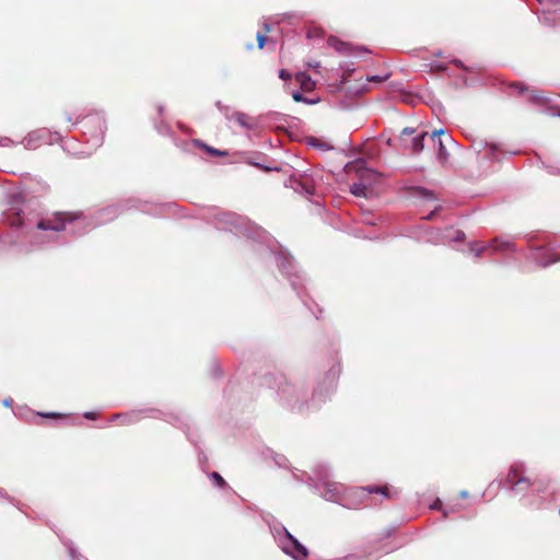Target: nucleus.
<instances>
[{"label": "nucleus", "instance_id": "1", "mask_svg": "<svg viewBox=\"0 0 560 560\" xmlns=\"http://www.w3.org/2000/svg\"><path fill=\"white\" fill-rule=\"evenodd\" d=\"M353 73H354V69H348L342 73L339 85H338V90H340V91L345 90L351 95H359V94L368 91V83H370V82L382 83L388 79V75H372V77H366L364 82H360L362 80V78H361L355 83L349 84L350 78L352 77Z\"/></svg>", "mask_w": 560, "mask_h": 560}, {"label": "nucleus", "instance_id": "2", "mask_svg": "<svg viewBox=\"0 0 560 560\" xmlns=\"http://www.w3.org/2000/svg\"><path fill=\"white\" fill-rule=\"evenodd\" d=\"M505 483L514 491H525L535 485L528 477L524 476L522 466L514 464L510 467Z\"/></svg>", "mask_w": 560, "mask_h": 560}, {"label": "nucleus", "instance_id": "3", "mask_svg": "<svg viewBox=\"0 0 560 560\" xmlns=\"http://www.w3.org/2000/svg\"><path fill=\"white\" fill-rule=\"evenodd\" d=\"M345 170L348 174L354 173L358 175L359 180L366 183L370 188L378 177V174L366 167V162L363 159H357L347 163Z\"/></svg>", "mask_w": 560, "mask_h": 560}, {"label": "nucleus", "instance_id": "4", "mask_svg": "<svg viewBox=\"0 0 560 560\" xmlns=\"http://www.w3.org/2000/svg\"><path fill=\"white\" fill-rule=\"evenodd\" d=\"M77 219V215L69 212H56L51 218L43 219L37 223L39 230H51L60 232L66 229V224Z\"/></svg>", "mask_w": 560, "mask_h": 560}, {"label": "nucleus", "instance_id": "5", "mask_svg": "<svg viewBox=\"0 0 560 560\" xmlns=\"http://www.w3.org/2000/svg\"><path fill=\"white\" fill-rule=\"evenodd\" d=\"M429 141L432 147H436V159L441 165H445L448 160V152L446 149L447 143H452L453 139L444 132V130H434L429 136Z\"/></svg>", "mask_w": 560, "mask_h": 560}, {"label": "nucleus", "instance_id": "6", "mask_svg": "<svg viewBox=\"0 0 560 560\" xmlns=\"http://www.w3.org/2000/svg\"><path fill=\"white\" fill-rule=\"evenodd\" d=\"M513 244L510 243V242H503V241H500L499 238H494L492 241V243L489 245V246H476V247H472L471 250H474L476 253V256H481V254L483 252H487V250H506V249H510L512 248Z\"/></svg>", "mask_w": 560, "mask_h": 560}, {"label": "nucleus", "instance_id": "7", "mask_svg": "<svg viewBox=\"0 0 560 560\" xmlns=\"http://www.w3.org/2000/svg\"><path fill=\"white\" fill-rule=\"evenodd\" d=\"M295 80L304 92H312L315 89V81L306 72L296 73Z\"/></svg>", "mask_w": 560, "mask_h": 560}, {"label": "nucleus", "instance_id": "8", "mask_svg": "<svg viewBox=\"0 0 560 560\" xmlns=\"http://www.w3.org/2000/svg\"><path fill=\"white\" fill-rule=\"evenodd\" d=\"M525 98L528 103L539 106L545 105L548 102L542 92L533 89H529L527 91V93L525 94Z\"/></svg>", "mask_w": 560, "mask_h": 560}, {"label": "nucleus", "instance_id": "9", "mask_svg": "<svg viewBox=\"0 0 560 560\" xmlns=\"http://www.w3.org/2000/svg\"><path fill=\"white\" fill-rule=\"evenodd\" d=\"M429 136L428 132H422L411 139L409 148L413 154H418L423 150L424 140L425 138L429 139Z\"/></svg>", "mask_w": 560, "mask_h": 560}, {"label": "nucleus", "instance_id": "10", "mask_svg": "<svg viewBox=\"0 0 560 560\" xmlns=\"http://www.w3.org/2000/svg\"><path fill=\"white\" fill-rule=\"evenodd\" d=\"M365 490L369 492V493H380L382 494L383 497L387 498V499H393L397 492H390L389 488L387 486H368L365 488Z\"/></svg>", "mask_w": 560, "mask_h": 560}, {"label": "nucleus", "instance_id": "11", "mask_svg": "<svg viewBox=\"0 0 560 560\" xmlns=\"http://www.w3.org/2000/svg\"><path fill=\"white\" fill-rule=\"evenodd\" d=\"M328 45L332 48H335L337 51L339 52H349L350 51V47L347 43H343L341 40H339L337 37L335 36H330L327 40Z\"/></svg>", "mask_w": 560, "mask_h": 560}, {"label": "nucleus", "instance_id": "12", "mask_svg": "<svg viewBox=\"0 0 560 560\" xmlns=\"http://www.w3.org/2000/svg\"><path fill=\"white\" fill-rule=\"evenodd\" d=\"M370 188L366 183L360 182L351 185L350 191L357 197H366V192Z\"/></svg>", "mask_w": 560, "mask_h": 560}, {"label": "nucleus", "instance_id": "13", "mask_svg": "<svg viewBox=\"0 0 560 560\" xmlns=\"http://www.w3.org/2000/svg\"><path fill=\"white\" fill-rule=\"evenodd\" d=\"M270 32V26L269 24L265 23L264 24V31L262 32H258L256 34V39H257V46L259 49H262L265 44H266V40H267V34Z\"/></svg>", "mask_w": 560, "mask_h": 560}, {"label": "nucleus", "instance_id": "14", "mask_svg": "<svg viewBox=\"0 0 560 560\" xmlns=\"http://www.w3.org/2000/svg\"><path fill=\"white\" fill-rule=\"evenodd\" d=\"M289 537H290V539H291V541H292V544H293V546H294V548H295V550H296L298 555H299L301 558H306V557H307V555H308V552H307L306 548H305L303 545H301V544L299 542V540H298V539H295L292 535H289Z\"/></svg>", "mask_w": 560, "mask_h": 560}, {"label": "nucleus", "instance_id": "15", "mask_svg": "<svg viewBox=\"0 0 560 560\" xmlns=\"http://www.w3.org/2000/svg\"><path fill=\"white\" fill-rule=\"evenodd\" d=\"M511 89H513L516 93L518 94H522L525 96V94L527 93V91L529 90V88L527 85H525L524 83L522 82H513L511 83Z\"/></svg>", "mask_w": 560, "mask_h": 560}, {"label": "nucleus", "instance_id": "16", "mask_svg": "<svg viewBox=\"0 0 560 560\" xmlns=\"http://www.w3.org/2000/svg\"><path fill=\"white\" fill-rule=\"evenodd\" d=\"M211 479L215 482V485L219 487V488H223L226 486V482L225 480L223 479V477L217 472V471H213L211 475H210Z\"/></svg>", "mask_w": 560, "mask_h": 560}, {"label": "nucleus", "instance_id": "17", "mask_svg": "<svg viewBox=\"0 0 560 560\" xmlns=\"http://www.w3.org/2000/svg\"><path fill=\"white\" fill-rule=\"evenodd\" d=\"M292 97L295 102L298 103H306V104H315L316 101H312V100H308L307 97L303 96L301 93L299 92H294L292 94Z\"/></svg>", "mask_w": 560, "mask_h": 560}, {"label": "nucleus", "instance_id": "18", "mask_svg": "<svg viewBox=\"0 0 560 560\" xmlns=\"http://www.w3.org/2000/svg\"><path fill=\"white\" fill-rule=\"evenodd\" d=\"M202 147H203V148H205V149H206L210 154H212V155H214V156H225V155H228V152H225V151H220V150L214 149V148H211V147H209V145H207V144H202Z\"/></svg>", "mask_w": 560, "mask_h": 560}, {"label": "nucleus", "instance_id": "19", "mask_svg": "<svg viewBox=\"0 0 560 560\" xmlns=\"http://www.w3.org/2000/svg\"><path fill=\"white\" fill-rule=\"evenodd\" d=\"M40 417L50 418V419H63L66 418V415L58 413V412H50V413H39Z\"/></svg>", "mask_w": 560, "mask_h": 560}, {"label": "nucleus", "instance_id": "20", "mask_svg": "<svg viewBox=\"0 0 560 560\" xmlns=\"http://www.w3.org/2000/svg\"><path fill=\"white\" fill-rule=\"evenodd\" d=\"M413 133H415V129L413 128L406 127V128L402 129V131L400 133V139L405 140V137L412 136Z\"/></svg>", "mask_w": 560, "mask_h": 560}, {"label": "nucleus", "instance_id": "21", "mask_svg": "<svg viewBox=\"0 0 560 560\" xmlns=\"http://www.w3.org/2000/svg\"><path fill=\"white\" fill-rule=\"evenodd\" d=\"M279 78L282 80H289L291 78V74L287 70L281 69L279 71Z\"/></svg>", "mask_w": 560, "mask_h": 560}, {"label": "nucleus", "instance_id": "22", "mask_svg": "<svg viewBox=\"0 0 560 560\" xmlns=\"http://www.w3.org/2000/svg\"><path fill=\"white\" fill-rule=\"evenodd\" d=\"M244 119H245V115L237 114V116H236V120H237L241 125H243V126H245V120H244Z\"/></svg>", "mask_w": 560, "mask_h": 560}, {"label": "nucleus", "instance_id": "23", "mask_svg": "<svg viewBox=\"0 0 560 560\" xmlns=\"http://www.w3.org/2000/svg\"><path fill=\"white\" fill-rule=\"evenodd\" d=\"M308 67L316 68V67H318V63H315V65H314V62H311V63H308Z\"/></svg>", "mask_w": 560, "mask_h": 560}, {"label": "nucleus", "instance_id": "24", "mask_svg": "<svg viewBox=\"0 0 560 560\" xmlns=\"http://www.w3.org/2000/svg\"><path fill=\"white\" fill-rule=\"evenodd\" d=\"M308 67L316 68V67H318V63H315V65H314V62H311V63H308Z\"/></svg>", "mask_w": 560, "mask_h": 560}, {"label": "nucleus", "instance_id": "25", "mask_svg": "<svg viewBox=\"0 0 560 560\" xmlns=\"http://www.w3.org/2000/svg\"><path fill=\"white\" fill-rule=\"evenodd\" d=\"M308 67L316 68V67H318V63H315V65H314V62H311V63H308Z\"/></svg>", "mask_w": 560, "mask_h": 560}, {"label": "nucleus", "instance_id": "26", "mask_svg": "<svg viewBox=\"0 0 560 560\" xmlns=\"http://www.w3.org/2000/svg\"><path fill=\"white\" fill-rule=\"evenodd\" d=\"M308 67L316 68V67H318V63H315V65H314V62H311V63H308Z\"/></svg>", "mask_w": 560, "mask_h": 560}, {"label": "nucleus", "instance_id": "27", "mask_svg": "<svg viewBox=\"0 0 560 560\" xmlns=\"http://www.w3.org/2000/svg\"><path fill=\"white\" fill-rule=\"evenodd\" d=\"M460 495H462L463 498H466L468 494H467V492H466V491H463V492L460 493Z\"/></svg>", "mask_w": 560, "mask_h": 560}, {"label": "nucleus", "instance_id": "28", "mask_svg": "<svg viewBox=\"0 0 560 560\" xmlns=\"http://www.w3.org/2000/svg\"><path fill=\"white\" fill-rule=\"evenodd\" d=\"M246 47H247V49H253V45L252 44L247 45Z\"/></svg>", "mask_w": 560, "mask_h": 560}]
</instances>
